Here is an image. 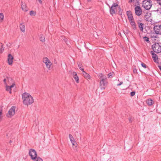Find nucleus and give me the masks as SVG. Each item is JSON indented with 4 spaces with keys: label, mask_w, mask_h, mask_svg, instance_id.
<instances>
[{
    "label": "nucleus",
    "mask_w": 161,
    "mask_h": 161,
    "mask_svg": "<svg viewBox=\"0 0 161 161\" xmlns=\"http://www.w3.org/2000/svg\"><path fill=\"white\" fill-rule=\"evenodd\" d=\"M63 40L65 42H67V38H66L65 37L64 39H63Z\"/></svg>",
    "instance_id": "39"
},
{
    "label": "nucleus",
    "mask_w": 161,
    "mask_h": 161,
    "mask_svg": "<svg viewBox=\"0 0 161 161\" xmlns=\"http://www.w3.org/2000/svg\"><path fill=\"white\" fill-rule=\"evenodd\" d=\"M61 37L62 38L61 39H64V38H65V36H61Z\"/></svg>",
    "instance_id": "40"
},
{
    "label": "nucleus",
    "mask_w": 161,
    "mask_h": 161,
    "mask_svg": "<svg viewBox=\"0 0 161 161\" xmlns=\"http://www.w3.org/2000/svg\"><path fill=\"white\" fill-rule=\"evenodd\" d=\"M21 7L23 10L25 11H26L28 10L27 8L25 3L22 2L21 3Z\"/></svg>",
    "instance_id": "16"
},
{
    "label": "nucleus",
    "mask_w": 161,
    "mask_h": 161,
    "mask_svg": "<svg viewBox=\"0 0 161 161\" xmlns=\"http://www.w3.org/2000/svg\"><path fill=\"white\" fill-rule=\"evenodd\" d=\"M72 144L73 147L74 148H75L77 147V144L76 142H75V143H72Z\"/></svg>",
    "instance_id": "29"
},
{
    "label": "nucleus",
    "mask_w": 161,
    "mask_h": 161,
    "mask_svg": "<svg viewBox=\"0 0 161 161\" xmlns=\"http://www.w3.org/2000/svg\"><path fill=\"white\" fill-rule=\"evenodd\" d=\"M141 65L144 68H146V65L145 64L142 63L141 64Z\"/></svg>",
    "instance_id": "33"
},
{
    "label": "nucleus",
    "mask_w": 161,
    "mask_h": 161,
    "mask_svg": "<svg viewBox=\"0 0 161 161\" xmlns=\"http://www.w3.org/2000/svg\"><path fill=\"white\" fill-rule=\"evenodd\" d=\"M72 75L73 77L75 79L76 82L78 83L79 82V77L77 76V73L75 72H73L72 73Z\"/></svg>",
    "instance_id": "15"
},
{
    "label": "nucleus",
    "mask_w": 161,
    "mask_h": 161,
    "mask_svg": "<svg viewBox=\"0 0 161 161\" xmlns=\"http://www.w3.org/2000/svg\"><path fill=\"white\" fill-rule=\"evenodd\" d=\"M158 67L159 69H160V70L161 71V66H158Z\"/></svg>",
    "instance_id": "41"
},
{
    "label": "nucleus",
    "mask_w": 161,
    "mask_h": 161,
    "mask_svg": "<svg viewBox=\"0 0 161 161\" xmlns=\"http://www.w3.org/2000/svg\"><path fill=\"white\" fill-rule=\"evenodd\" d=\"M15 85V83H13L12 84V85H5L6 91L9 92L10 93H11V89L12 88L14 87Z\"/></svg>",
    "instance_id": "14"
},
{
    "label": "nucleus",
    "mask_w": 161,
    "mask_h": 161,
    "mask_svg": "<svg viewBox=\"0 0 161 161\" xmlns=\"http://www.w3.org/2000/svg\"><path fill=\"white\" fill-rule=\"evenodd\" d=\"M99 76L100 79V85L101 89L104 90L108 84L106 76L103 75L102 74H100Z\"/></svg>",
    "instance_id": "3"
},
{
    "label": "nucleus",
    "mask_w": 161,
    "mask_h": 161,
    "mask_svg": "<svg viewBox=\"0 0 161 161\" xmlns=\"http://www.w3.org/2000/svg\"><path fill=\"white\" fill-rule=\"evenodd\" d=\"M5 85H10L15 83L12 79L9 77H6L3 80Z\"/></svg>",
    "instance_id": "9"
},
{
    "label": "nucleus",
    "mask_w": 161,
    "mask_h": 161,
    "mask_svg": "<svg viewBox=\"0 0 161 161\" xmlns=\"http://www.w3.org/2000/svg\"><path fill=\"white\" fill-rule=\"evenodd\" d=\"M159 5L161 6V0H156Z\"/></svg>",
    "instance_id": "35"
},
{
    "label": "nucleus",
    "mask_w": 161,
    "mask_h": 161,
    "mask_svg": "<svg viewBox=\"0 0 161 161\" xmlns=\"http://www.w3.org/2000/svg\"><path fill=\"white\" fill-rule=\"evenodd\" d=\"M151 37H152L153 39L155 40V38L156 37V36H154V35L153 36L151 35Z\"/></svg>",
    "instance_id": "36"
},
{
    "label": "nucleus",
    "mask_w": 161,
    "mask_h": 161,
    "mask_svg": "<svg viewBox=\"0 0 161 161\" xmlns=\"http://www.w3.org/2000/svg\"><path fill=\"white\" fill-rule=\"evenodd\" d=\"M78 66L79 67V68L80 69L82 68V64L80 63H79L78 64Z\"/></svg>",
    "instance_id": "32"
},
{
    "label": "nucleus",
    "mask_w": 161,
    "mask_h": 161,
    "mask_svg": "<svg viewBox=\"0 0 161 161\" xmlns=\"http://www.w3.org/2000/svg\"><path fill=\"white\" fill-rule=\"evenodd\" d=\"M108 6L110 8V13L112 15L115 14L117 10V8H119V6L117 3H114L111 7L109 5Z\"/></svg>",
    "instance_id": "5"
},
{
    "label": "nucleus",
    "mask_w": 161,
    "mask_h": 161,
    "mask_svg": "<svg viewBox=\"0 0 161 161\" xmlns=\"http://www.w3.org/2000/svg\"><path fill=\"white\" fill-rule=\"evenodd\" d=\"M40 40L42 42H44L45 41V37L42 34H41L40 36Z\"/></svg>",
    "instance_id": "23"
},
{
    "label": "nucleus",
    "mask_w": 161,
    "mask_h": 161,
    "mask_svg": "<svg viewBox=\"0 0 161 161\" xmlns=\"http://www.w3.org/2000/svg\"><path fill=\"white\" fill-rule=\"evenodd\" d=\"M29 154L31 159L33 160L38 158L37 153L36 151L34 149H31L29 150Z\"/></svg>",
    "instance_id": "7"
},
{
    "label": "nucleus",
    "mask_w": 161,
    "mask_h": 161,
    "mask_svg": "<svg viewBox=\"0 0 161 161\" xmlns=\"http://www.w3.org/2000/svg\"><path fill=\"white\" fill-rule=\"evenodd\" d=\"M138 25L140 30L141 31L143 32V26L144 25V24L142 23L138 22Z\"/></svg>",
    "instance_id": "17"
},
{
    "label": "nucleus",
    "mask_w": 161,
    "mask_h": 161,
    "mask_svg": "<svg viewBox=\"0 0 161 161\" xmlns=\"http://www.w3.org/2000/svg\"><path fill=\"white\" fill-rule=\"evenodd\" d=\"M129 120H130V122H131V121H132L131 118H129Z\"/></svg>",
    "instance_id": "43"
},
{
    "label": "nucleus",
    "mask_w": 161,
    "mask_h": 161,
    "mask_svg": "<svg viewBox=\"0 0 161 161\" xmlns=\"http://www.w3.org/2000/svg\"><path fill=\"white\" fill-rule=\"evenodd\" d=\"M30 14L31 16H35L36 15V13L33 11H31L30 12Z\"/></svg>",
    "instance_id": "28"
},
{
    "label": "nucleus",
    "mask_w": 161,
    "mask_h": 161,
    "mask_svg": "<svg viewBox=\"0 0 161 161\" xmlns=\"http://www.w3.org/2000/svg\"><path fill=\"white\" fill-rule=\"evenodd\" d=\"M80 69L83 72V73H84V72H85L84 70V69L83 68H81Z\"/></svg>",
    "instance_id": "38"
},
{
    "label": "nucleus",
    "mask_w": 161,
    "mask_h": 161,
    "mask_svg": "<svg viewBox=\"0 0 161 161\" xmlns=\"http://www.w3.org/2000/svg\"><path fill=\"white\" fill-rule=\"evenodd\" d=\"M33 161H43V159L40 157H38L37 158L33 160Z\"/></svg>",
    "instance_id": "25"
},
{
    "label": "nucleus",
    "mask_w": 161,
    "mask_h": 161,
    "mask_svg": "<svg viewBox=\"0 0 161 161\" xmlns=\"http://www.w3.org/2000/svg\"><path fill=\"white\" fill-rule=\"evenodd\" d=\"M152 5V2L151 0H144L142 2V7L147 10L151 8Z\"/></svg>",
    "instance_id": "4"
},
{
    "label": "nucleus",
    "mask_w": 161,
    "mask_h": 161,
    "mask_svg": "<svg viewBox=\"0 0 161 161\" xmlns=\"http://www.w3.org/2000/svg\"><path fill=\"white\" fill-rule=\"evenodd\" d=\"M39 2L40 3H42V1L41 0H39Z\"/></svg>",
    "instance_id": "42"
},
{
    "label": "nucleus",
    "mask_w": 161,
    "mask_h": 161,
    "mask_svg": "<svg viewBox=\"0 0 161 161\" xmlns=\"http://www.w3.org/2000/svg\"><path fill=\"white\" fill-rule=\"evenodd\" d=\"M4 19V15L2 13H0V23L2 22Z\"/></svg>",
    "instance_id": "24"
},
{
    "label": "nucleus",
    "mask_w": 161,
    "mask_h": 161,
    "mask_svg": "<svg viewBox=\"0 0 161 161\" xmlns=\"http://www.w3.org/2000/svg\"><path fill=\"white\" fill-rule=\"evenodd\" d=\"M113 73H110L108 75V78H111L113 77Z\"/></svg>",
    "instance_id": "31"
},
{
    "label": "nucleus",
    "mask_w": 161,
    "mask_h": 161,
    "mask_svg": "<svg viewBox=\"0 0 161 161\" xmlns=\"http://www.w3.org/2000/svg\"><path fill=\"white\" fill-rule=\"evenodd\" d=\"M23 103L26 105H30L34 102L33 97L29 93L25 92L22 94Z\"/></svg>",
    "instance_id": "1"
},
{
    "label": "nucleus",
    "mask_w": 161,
    "mask_h": 161,
    "mask_svg": "<svg viewBox=\"0 0 161 161\" xmlns=\"http://www.w3.org/2000/svg\"><path fill=\"white\" fill-rule=\"evenodd\" d=\"M3 118V115H2V110L1 108H0V121H1L2 119Z\"/></svg>",
    "instance_id": "26"
},
{
    "label": "nucleus",
    "mask_w": 161,
    "mask_h": 161,
    "mask_svg": "<svg viewBox=\"0 0 161 161\" xmlns=\"http://www.w3.org/2000/svg\"><path fill=\"white\" fill-rule=\"evenodd\" d=\"M13 60L14 57L13 56L10 54H9L8 57V62L9 65H12Z\"/></svg>",
    "instance_id": "13"
},
{
    "label": "nucleus",
    "mask_w": 161,
    "mask_h": 161,
    "mask_svg": "<svg viewBox=\"0 0 161 161\" xmlns=\"http://www.w3.org/2000/svg\"><path fill=\"white\" fill-rule=\"evenodd\" d=\"M15 108V107L14 106L11 107V108L9 110L8 113L6 115L8 117L11 118L14 114Z\"/></svg>",
    "instance_id": "10"
},
{
    "label": "nucleus",
    "mask_w": 161,
    "mask_h": 161,
    "mask_svg": "<svg viewBox=\"0 0 161 161\" xmlns=\"http://www.w3.org/2000/svg\"><path fill=\"white\" fill-rule=\"evenodd\" d=\"M153 51L157 53L161 52V46L158 43H155L153 44L152 47Z\"/></svg>",
    "instance_id": "6"
},
{
    "label": "nucleus",
    "mask_w": 161,
    "mask_h": 161,
    "mask_svg": "<svg viewBox=\"0 0 161 161\" xmlns=\"http://www.w3.org/2000/svg\"><path fill=\"white\" fill-rule=\"evenodd\" d=\"M146 102H147V103L149 106H151L153 103V101L151 99H147V100Z\"/></svg>",
    "instance_id": "19"
},
{
    "label": "nucleus",
    "mask_w": 161,
    "mask_h": 161,
    "mask_svg": "<svg viewBox=\"0 0 161 161\" xmlns=\"http://www.w3.org/2000/svg\"><path fill=\"white\" fill-rule=\"evenodd\" d=\"M132 0H129V3H132Z\"/></svg>",
    "instance_id": "44"
},
{
    "label": "nucleus",
    "mask_w": 161,
    "mask_h": 161,
    "mask_svg": "<svg viewBox=\"0 0 161 161\" xmlns=\"http://www.w3.org/2000/svg\"><path fill=\"white\" fill-rule=\"evenodd\" d=\"M134 72L135 71V70H134Z\"/></svg>",
    "instance_id": "47"
},
{
    "label": "nucleus",
    "mask_w": 161,
    "mask_h": 161,
    "mask_svg": "<svg viewBox=\"0 0 161 161\" xmlns=\"http://www.w3.org/2000/svg\"><path fill=\"white\" fill-rule=\"evenodd\" d=\"M43 62L45 64L47 68L50 70L52 65V63L47 58L45 57L43 58Z\"/></svg>",
    "instance_id": "8"
},
{
    "label": "nucleus",
    "mask_w": 161,
    "mask_h": 161,
    "mask_svg": "<svg viewBox=\"0 0 161 161\" xmlns=\"http://www.w3.org/2000/svg\"><path fill=\"white\" fill-rule=\"evenodd\" d=\"M144 41L147 42H149V38L146 36H144L143 38Z\"/></svg>",
    "instance_id": "27"
},
{
    "label": "nucleus",
    "mask_w": 161,
    "mask_h": 161,
    "mask_svg": "<svg viewBox=\"0 0 161 161\" xmlns=\"http://www.w3.org/2000/svg\"><path fill=\"white\" fill-rule=\"evenodd\" d=\"M1 47L0 48V53H2V52H3L4 50V48L3 47V45H2V44H1Z\"/></svg>",
    "instance_id": "30"
},
{
    "label": "nucleus",
    "mask_w": 161,
    "mask_h": 161,
    "mask_svg": "<svg viewBox=\"0 0 161 161\" xmlns=\"http://www.w3.org/2000/svg\"><path fill=\"white\" fill-rule=\"evenodd\" d=\"M135 94V92H132L130 93V95L132 96H133Z\"/></svg>",
    "instance_id": "34"
},
{
    "label": "nucleus",
    "mask_w": 161,
    "mask_h": 161,
    "mask_svg": "<svg viewBox=\"0 0 161 161\" xmlns=\"http://www.w3.org/2000/svg\"><path fill=\"white\" fill-rule=\"evenodd\" d=\"M123 84V82L122 81L120 82V83L119 84H117V86H120Z\"/></svg>",
    "instance_id": "37"
},
{
    "label": "nucleus",
    "mask_w": 161,
    "mask_h": 161,
    "mask_svg": "<svg viewBox=\"0 0 161 161\" xmlns=\"http://www.w3.org/2000/svg\"><path fill=\"white\" fill-rule=\"evenodd\" d=\"M154 30L157 34H161V25H157L154 26Z\"/></svg>",
    "instance_id": "12"
},
{
    "label": "nucleus",
    "mask_w": 161,
    "mask_h": 161,
    "mask_svg": "<svg viewBox=\"0 0 161 161\" xmlns=\"http://www.w3.org/2000/svg\"><path fill=\"white\" fill-rule=\"evenodd\" d=\"M20 30L23 32H25V26L24 24H21L20 25Z\"/></svg>",
    "instance_id": "20"
},
{
    "label": "nucleus",
    "mask_w": 161,
    "mask_h": 161,
    "mask_svg": "<svg viewBox=\"0 0 161 161\" xmlns=\"http://www.w3.org/2000/svg\"><path fill=\"white\" fill-rule=\"evenodd\" d=\"M152 54V58L154 60V61L155 62H156L157 61V60H158V57L153 52H151Z\"/></svg>",
    "instance_id": "18"
},
{
    "label": "nucleus",
    "mask_w": 161,
    "mask_h": 161,
    "mask_svg": "<svg viewBox=\"0 0 161 161\" xmlns=\"http://www.w3.org/2000/svg\"><path fill=\"white\" fill-rule=\"evenodd\" d=\"M69 137L71 143H75V142H76L74 138L71 134H69Z\"/></svg>",
    "instance_id": "21"
},
{
    "label": "nucleus",
    "mask_w": 161,
    "mask_h": 161,
    "mask_svg": "<svg viewBox=\"0 0 161 161\" xmlns=\"http://www.w3.org/2000/svg\"><path fill=\"white\" fill-rule=\"evenodd\" d=\"M134 72L135 71V70H134Z\"/></svg>",
    "instance_id": "46"
},
{
    "label": "nucleus",
    "mask_w": 161,
    "mask_h": 161,
    "mask_svg": "<svg viewBox=\"0 0 161 161\" xmlns=\"http://www.w3.org/2000/svg\"><path fill=\"white\" fill-rule=\"evenodd\" d=\"M126 14L131 28L134 30H136V26L131 12L130 11H128L127 12Z\"/></svg>",
    "instance_id": "2"
},
{
    "label": "nucleus",
    "mask_w": 161,
    "mask_h": 161,
    "mask_svg": "<svg viewBox=\"0 0 161 161\" xmlns=\"http://www.w3.org/2000/svg\"><path fill=\"white\" fill-rule=\"evenodd\" d=\"M135 11L136 14L138 16H140L142 14V10L141 7L139 6L136 7L135 8Z\"/></svg>",
    "instance_id": "11"
},
{
    "label": "nucleus",
    "mask_w": 161,
    "mask_h": 161,
    "mask_svg": "<svg viewBox=\"0 0 161 161\" xmlns=\"http://www.w3.org/2000/svg\"><path fill=\"white\" fill-rule=\"evenodd\" d=\"M91 0H87V2H91Z\"/></svg>",
    "instance_id": "45"
},
{
    "label": "nucleus",
    "mask_w": 161,
    "mask_h": 161,
    "mask_svg": "<svg viewBox=\"0 0 161 161\" xmlns=\"http://www.w3.org/2000/svg\"><path fill=\"white\" fill-rule=\"evenodd\" d=\"M83 75L85 77V78H86V79H89L90 78V75L87 73H86L85 72H84V73H83Z\"/></svg>",
    "instance_id": "22"
}]
</instances>
